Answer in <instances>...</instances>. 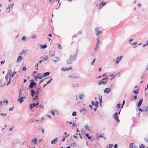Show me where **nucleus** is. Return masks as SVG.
<instances>
[{"instance_id": "obj_33", "label": "nucleus", "mask_w": 148, "mask_h": 148, "mask_svg": "<svg viewBox=\"0 0 148 148\" xmlns=\"http://www.w3.org/2000/svg\"><path fill=\"white\" fill-rule=\"evenodd\" d=\"M36 141H37L36 139L35 138L33 139L32 140V142L33 143L35 142H36Z\"/></svg>"}, {"instance_id": "obj_61", "label": "nucleus", "mask_w": 148, "mask_h": 148, "mask_svg": "<svg viewBox=\"0 0 148 148\" xmlns=\"http://www.w3.org/2000/svg\"><path fill=\"white\" fill-rule=\"evenodd\" d=\"M39 107L40 108H43V106L42 105H39Z\"/></svg>"}, {"instance_id": "obj_64", "label": "nucleus", "mask_w": 148, "mask_h": 148, "mask_svg": "<svg viewBox=\"0 0 148 148\" xmlns=\"http://www.w3.org/2000/svg\"><path fill=\"white\" fill-rule=\"evenodd\" d=\"M101 68H99V71H100L101 70Z\"/></svg>"}, {"instance_id": "obj_50", "label": "nucleus", "mask_w": 148, "mask_h": 148, "mask_svg": "<svg viewBox=\"0 0 148 148\" xmlns=\"http://www.w3.org/2000/svg\"><path fill=\"white\" fill-rule=\"evenodd\" d=\"M85 128L87 130H88L89 129V127L87 126H86L85 127Z\"/></svg>"}, {"instance_id": "obj_49", "label": "nucleus", "mask_w": 148, "mask_h": 148, "mask_svg": "<svg viewBox=\"0 0 148 148\" xmlns=\"http://www.w3.org/2000/svg\"><path fill=\"white\" fill-rule=\"evenodd\" d=\"M114 147L115 148H117V145L116 144H115L114 146Z\"/></svg>"}, {"instance_id": "obj_2", "label": "nucleus", "mask_w": 148, "mask_h": 148, "mask_svg": "<svg viewBox=\"0 0 148 148\" xmlns=\"http://www.w3.org/2000/svg\"><path fill=\"white\" fill-rule=\"evenodd\" d=\"M99 27H96L95 29V31L96 33V35L97 36H98L100 34H102V32L101 31L99 30Z\"/></svg>"}, {"instance_id": "obj_25", "label": "nucleus", "mask_w": 148, "mask_h": 148, "mask_svg": "<svg viewBox=\"0 0 148 148\" xmlns=\"http://www.w3.org/2000/svg\"><path fill=\"white\" fill-rule=\"evenodd\" d=\"M69 135H67V136H66L64 137L62 139V141H64L65 140V138L67 137H69Z\"/></svg>"}, {"instance_id": "obj_30", "label": "nucleus", "mask_w": 148, "mask_h": 148, "mask_svg": "<svg viewBox=\"0 0 148 148\" xmlns=\"http://www.w3.org/2000/svg\"><path fill=\"white\" fill-rule=\"evenodd\" d=\"M52 80V78H51L48 81L47 83V85L48 84H49L51 82V81Z\"/></svg>"}, {"instance_id": "obj_51", "label": "nucleus", "mask_w": 148, "mask_h": 148, "mask_svg": "<svg viewBox=\"0 0 148 148\" xmlns=\"http://www.w3.org/2000/svg\"><path fill=\"white\" fill-rule=\"evenodd\" d=\"M92 104L93 106L95 105V103L93 101H92Z\"/></svg>"}, {"instance_id": "obj_5", "label": "nucleus", "mask_w": 148, "mask_h": 148, "mask_svg": "<svg viewBox=\"0 0 148 148\" xmlns=\"http://www.w3.org/2000/svg\"><path fill=\"white\" fill-rule=\"evenodd\" d=\"M72 69V67H70L69 68H64L63 67L61 68V70L64 71H69V70H71Z\"/></svg>"}, {"instance_id": "obj_31", "label": "nucleus", "mask_w": 148, "mask_h": 148, "mask_svg": "<svg viewBox=\"0 0 148 148\" xmlns=\"http://www.w3.org/2000/svg\"><path fill=\"white\" fill-rule=\"evenodd\" d=\"M26 70V68L25 66H24L22 69V70L23 71H25Z\"/></svg>"}, {"instance_id": "obj_63", "label": "nucleus", "mask_w": 148, "mask_h": 148, "mask_svg": "<svg viewBox=\"0 0 148 148\" xmlns=\"http://www.w3.org/2000/svg\"><path fill=\"white\" fill-rule=\"evenodd\" d=\"M138 110L140 111L141 112L143 111V110L140 108H139L138 109Z\"/></svg>"}, {"instance_id": "obj_17", "label": "nucleus", "mask_w": 148, "mask_h": 148, "mask_svg": "<svg viewBox=\"0 0 148 148\" xmlns=\"http://www.w3.org/2000/svg\"><path fill=\"white\" fill-rule=\"evenodd\" d=\"M31 93L32 96V97H34L36 94L35 92L33 89L32 90H31Z\"/></svg>"}, {"instance_id": "obj_27", "label": "nucleus", "mask_w": 148, "mask_h": 148, "mask_svg": "<svg viewBox=\"0 0 148 148\" xmlns=\"http://www.w3.org/2000/svg\"><path fill=\"white\" fill-rule=\"evenodd\" d=\"M0 114L1 116H7V114L6 113H1Z\"/></svg>"}, {"instance_id": "obj_7", "label": "nucleus", "mask_w": 148, "mask_h": 148, "mask_svg": "<svg viewBox=\"0 0 148 148\" xmlns=\"http://www.w3.org/2000/svg\"><path fill=\"white\" fill-rule=\"evenodd\" d=\"M111 91V89L109 88H107L105 89L104 91V92L108 93Z\"/></svg>"}, {"instance_id": "obj_29", "label": "nucleus", "mask_w": 148, "mask_h": 148, "mask_svg": "<svg viewBox=\"0 0 148 148\" xmlns=\"http://www.w3.org/2000/svg\"><path fill=\"white\" fill-rule=\"evenodd\" d=\"M76 115V112L75 111L73 112L72 113V115L73 116H75Z\"/></svg>"}, {"instance_id": "obj_18", "label": "nucleus", "mask_w": 148, "mask_h": 148, "mask_svg": "<svg viewBox=\"0 0 148 148\" xmlns=\"http://www.w3.org/2000/svg\"><path fill=\"white\" fill-rule=\"evenodd\" d=\"M116 76V75H115V76H114L113 74H111L110 75H109V76H110V77H111L110 78V80H112V79H113L114 77Z\"/></svg>"}, {"instance_id": "obj_32", "label": "nucleus", "mask_w": 148, "mask_h": 148, "mask_svg": "<svg viewBox=\"0 0 148 148\" xmlns=\"http://www.w3.org/2000/svg\"><path fill=\"white\" fill-rule=\"evenodd\" d=\"M29 108L31 110H32L34 107H33V104H31L29 105Z\"/></svg>"}, {"instance_id": "obj_41", "label": "nucleus", "mask_w": 148, "mask_h": 148, "mask_svg": "<svg viewBox=\"0 0 148 148\" xmlns=\"http://www.w3.org/2000/svg\"><path fill=\"white\" fill-rule=\"evenodd\" d=\"M116 107L117 108H120V104H118L117 105Z\"/></svg>"}, {"instance_id": "obj_60", "label": "nucleus", "mask_w": 148, "mask_h": 148, "mask_svg": "<svg viewBox=\"0 0 148 148\" xmlns=\"http://www.w3.org/2000/svg\"><path fill=\"white\" fill-rule=\"evenodd\" d=\"M134 99H136L137 98V96H134Z\"/></svg>"}, {"instance_id": "obj_62", "label": "nucleus", "mask_w": 148, "mask_h": 148, "mask_svg": "<svg viewBox=\"0 0 148 148\" xmlns=\"http://www.w3.org/2000/svg\"><path fill=\"white\" fill-rule=\"evenodd\" d=\"M47 116L48 117H49L50 118H51V116H50L49 115H47Z\"/></svg>"}, {"instance_id": "obj_39", "label": "nucleus", "mask_w": 148, "mask_h": 148, "mask_svg": "<svg viewBox=\"0 0 148 148\" xmlns=\"http://www.w3.org/2000/svg\"><path fill=\"white\" fill-rule=\"evenodd\" d=\"M110 77V76H108V77H106V78H105L104 79H103L102 80H105V79H110V78H108L109 77Z\"/></svg>"}, {"instance_id": "obj_4", "label": "nucleus", "mask_w": 148, "mask_h": 148, "mask_svg": "<svg viewBox=\"0 0 148 148\" xmlns=\"http://www.w3.org/2000/svg\"><path fill=\"white\" fill-rule=\"evenodd\" d=\"M31 81L32 82L30 83V84L29 85V88H32L34 86L36 85V83L34 82V80H31Z\"/></svg>"}, {"instance_id": "obj_21", "label": "nucleus", "mask_w": 148, "mask_h": 148, "mask_svg": "<svg viewBox=\"0 0 148 148\" xmlns=\"http://www.w3.org/2000/svg\"><path fill=\"white\" fill-rule=\"evenodd\" d=\"M50 55L51 56H53L54 55V53L53 51H51L49 52Z\"/></svg>"}, {"instance_id": "obj_24", "label": "nucleus", "mask_w": 148, "mask_h": 148, "mask_svg": "<svg viewBox=\"0 0 148 148\" xmlns=\"http://www.w3.org/2000/svg\"><path fill=\"white\" fill-rule=\"evenodd\" d=\"M139 147L140 148H144L145 146L143 144H141L140 145Z\"/></svg>"}, {"instance_id": "obj_44", "label": "nucleus", "mask_w": 148, "mask_h": 148, "mask_svg": "<svg viewBox=\"0 0 148 148\" xmlns=\"http://www.w3.org/2000/svg\"><path fill=\"white\" fill-rule=\"evenodd\" d=\"M26 37L25 36H23L22 37V40H26Z\"/></svg>"}, {"instance_id": "obj_43", "label": "nucleus", "mask_w": 148, "mask_h": 148, "mask_svg": "<svg viewBox=\"0 0 148 148\" xmlns=\"http://www.w3.org/2000/svg\"><path fill=\"white\" fill-rule=\"evenodd\" d=\"M134 93L137 94L138 93V91L136 90H135L134 91Z\"/></svg>"}, {"instance_id": "obj_9", "label": "nucleus", "mask_w": 148, "mask_h": 148, "mask_svg": "<svg viewBox=\"0 0 148 148\" xmlns=\"http://www.w3.org/2000/svg\"><path fill=\"white\" fill-rule=\"evenodd\" d=\"M122 58V56H120V58L118 57L116 59V63L118 64L119 62V61L121 60Z\"/></svg>"}, {"instance_id": "obj_54", "label": "nucleus", "mask_w": 148, "mask_h": 148, "mask_svg": "<svg viewBox=\"0 0 148 148\" xmlns=\"http://www.w3.org/2000/svg\"><path fill=\"white\" fill-rule=\"evenodd\" d=\"M44 80H40L39 82V84H41L44 81Z\"/></svg>"}, {"instance_id": "obj_45", "label": "nucleus", "mask_w": 148, "mask_h": 148, "mask_svg": "<svg viewBox=\"0 0 148 148\" xmlns=\"http://www.w3.org/2000/svg\"><path fill=\"white\" fill-rule=\"evenodd\" d=\"M38 63L35 66V68L36 70H38Z\"/></svg>"}, {"instance_id": "obj_48", "label": "nucleus", "mask_w": 148, "mask_h": 148, "mask_svg": "<svg viewBox=\"0 0 148 148\" xmlns=\"http://www.w3.org/2000/svg\"><path fill=\"white\" fill-rule=\"evenodd\" d=\"M13 108H14L13 107H12V108H9V110L10 111H13Z\"/></svg>"}, {"instance_id": "obj_13", "label": "nucleus", "mask_w": 148, "mask_h": 148, "mask_svg": "<svg viewBox=\"0 0 148 148\" xmlns=\"http://www.w3.org/2000/svg\"><path fill=\"white\" fill-rule=\"evenodd\" d=\"M57 139H58L57 138H55V139L52 140L51 141V144H54L56 143Z\"/></svg>"}, {"instance_id": "obj_34", "label": "nucleus", "mask_w": 148, "mask_h": 148, "mask_svg": "<svg viewBox=\"0 0 148 148\" xmlns=\"http://www.w3.org/2000/svg\"><path fill=\"white\" fill-rule=\"evenodd\" d=\"M106 3V2H102L101 3H100V5L101 4L102 5V6H104L105 5Z\"/></svg>"}, {"instance_id": "obj_1", "label": "nucleus", "mask_w": 148, "mask_h": 148, "mask_svg": "<svg viewBox=\"0 0 148 148\" xmlns=\"http://www.w3.org/2000/svg\"><path fill=\"white\" fill-rule=\"evenodd\" d=\"M76 59V56L75 55H71L70 56V58L66 61L67 64H71Z\"/></svg>"}, {"instance_id": "obj_16", "label": "nucleus", "mask_w": 148, "mask_h": 148, "mask_svg": "<svg viewBox=\"0 0 148 148\" xmlns=\"http://www.w3.org/2000/svg\"><path fill=\"white\" fill-rule=\"evenodd\" d=\"M50 73L49 72H47L46 73H45L43 74V76L45 77L49 75Z\"/></svg>"}, {"instance_id": "obj_38", "label": "nucleus", "mask_w": 148, "mask_h": 148, "mask_svg": "<svg viewBox=\"0 0 148 148\" xmlns=\"http://www.w3.org/2000/svg\"><path fill=\"white\" fill-rule=\"evenodd\" d=\"M38 104H39V103L38 102H37L36 104H35V103H34L33 104V107H35V106H36V105H38Z\"/></svg>"}, {"instance_id": "obj_40", "label": "nucleus", "mask_w": 148, "mask_h": 148, "mask_svg": "<svg viewBox=\"0 0 148 148\" xmlns=\"http://www.w3.org/2000/svg\"><path fill=\"white\" fill-rule=\"evenodd\" d=\"M109 147L110 148H114L113 145H109Z\"/></svg>"}, {"instance_id": "obj_28", "label": "nucleus", "mask_w": 148, "mask_h": 148, "mask_svg": "<svg viewBox=\"0 0 148 148\" xmlns=\"http://www.w3.org/2000/svg\"><path fill=\"white\" fill-rule=\"evenodd\" d=\"M47 47V45H44L42 46V49H45Z\"/></svg>"}, {"instance_id": "obj_20", "label": "nucleus", "mask_w": 148, "mask_h": 148, "mask_svg": "<svg viewBox=\"0 0 148 148\" xmlns=\"http://www.w3.org/2000/svg\"><path fill=\"white\" fill-rule=\"evenodd\" d=\"M84 95L83 94H82L79 95V97L81 99H82L84 98Z\"/></svg>"}, {"instance_id": "obj_47", "label": "nucleus", "mask_w": 148, "mask_h": 148, "mask_svg": "<svg viewBox=\"0 0 148 148\" xmlns=\"http://www.w3.org/2000/svg\"><path fill=\"white\" fill-rule=\"evenodd\" d=\"M95 59H94V60H93L92 61V62L91 63V64L92 65H93V64H94V62H95Z\"/></svg>"}, {"instance_id": "obj_12", "label": "nucleus", "mask_w": 148, "mask_h": 148, "mask_svg": "<svg viewBox=\"0 0 148 148\" xmlns=\"http://www.w3.org/2000/svg\"><path fill=\"white\" fill-rule=\"evenodd\" d=\"M107 82V81H101L99 82L98 84L99 85H100L101 84H106Z\"/></svg>"}, {"instance_id": "obj_14", "label": "nucleus", "mask_w": 148, "mask_h": 148, "mask_svg": "<svg viewBox=\"0 0 148 148\" xmlns=\"http://www.w3.org/2000/svg\"><path fill=\"white\" fill-rule=\"evenodd\" d=\"M10 5H9L8 7L6 8L5 11V12L6 13H8L10 12Z\"/></svg>"}, {"instance_id": "obj_22", "label": "nucleus", "mask_w": 148, "mask_h": 148, "mask_svg": "<svg viewBox=\"0 0 148 148\" xmlns=\"http://www.w3.org/2000/svg\"><path fill=\"white\" fill-rule=\"evenodd\" d=\"M85 135H86V137H87V138L88 139H91V136H89V135L88 134H85Z\"/></svg>"}, {"instance_id": "obj_58", "label": "nucleus", "mask_w": 148, "mask_h": 148, "mask_svg": "<svg viewBox=\"0 0 148 148\" xmlns=\"http://www.w3.org/2000/svg\"><path fill=\"white\" fill-rule=\"evenodd\" d=\"M36 71H34L33 72V74H36Z\"/></svg>"}, {"instance_id": "obj_36", "label": "nucleus", "mask_w": 148, "mask_h": 148, "mask_svg": "<svg viewBox=\"0 0 148 148\" xmlns=\"http://www.w3.org/2000/svg\"><path fill=\"white\" fill-rule=\"evenodd\" d=\"M38 97L37 95H36V96L34 98H33V100H36V99H38Z\"/></svg>"}, {"instance_id": "obj_42", "label": "nucleus", "mask_w": 148, "mask_h": 148, "mask_svg": "<svg viewBox=\"0 0 148 148\" xmlns=\"http://www.w3.org/2000/svg\"><path fill=\"white\" fill-rule=\"evenodd\" d=\"M148 45V41L146 43V44H145L143 45V47H144L145 46H147V45Z\"/></svg>"}, {"instance_id": "obj_57", "label": "nucleus", "mask_w": 148, "mask_h": 148, "mask_svg": "<svg viewBox=\"0 0 148 148\" xmlns=\"http://www.w3.org/2000/svg\"><path fill=\"white\" fill-rule=\"evenodd\" d=\"M14 128V126H12V127L9 130L10 131H11L12 129H13V128Z\"/></svg>"}, {"instance_id": "obj_46", "label": "nucleus", "mask_w": 148, "mask_h": 148, "mask_svg": "<svg viewBox=\"0 0 148 148\" xmlns=\"http://www.w3.org/2000/svg\"><path fill=\"white\" fill-rule=\"evenodd\" d=\"M51 112V113L52 114H53V116L54 115H55V112L53 111H52Z\"/></svg>"}, {"instance_id": "obj_26", "label": "nucleus", "mask_w": 148, "mask_h": 148, "mask_svg": "<svg viewBox=\"0 0 148 148\" xmlns=\"http://www.w3.org/2000/svg\"><path fill=\"white\" fill-rule=\"evenodd\" d=\"M98 102L97 101H96L95 102V106L96 108H97L98 107Z\"/></svg>"}, {"instance_id": "obj_53", "label": "nucleus", "mask_w": 148, "mask_h": 148, "mask_svg": "<svg viewBox=\"0 0 148 148\" xmlns=\"http://www.w3.org/2000/svg\"><path fill=\"white\" fill-rule=\"evenodd\" d=\"M125 101L124 100L123 101V104H122V108H123V106L124 105V104H125Z\"/></svg>"}, {"instance_id": "obj_15", "label": "nucleus", "mask_w": 148, "mask_h": 148, "mask_svg": "<svg viewBox=\"0 0 148 148\" xmlns=\"http://www.w3.org/2000/svg\"><path fill=\"white\" fill-rule=\"evenodd\" d=\"M22 58L21 56L18 57L17 60V62H19L21 60Z\"/></svg>"}, {"instance_id": "obj_11", "label": "nucleus", "mask_w": 148, "mask_h": 148, "mask_svg": "<svg viewBox=\"0 0 148 148\" xmlns=\"http://www.w3.org/2000/svg\"><path fill=\"white\" fill-rule=\"evenodd\" d=\"M73 78H77L79 77H80L79 75L78 74L76 73L73 74Z\"/></svg>"}, {"instance_id": "obj_52", "label": "nucleus", "mask_w": 148, "mask_h": 148, "mask_svg": "<svg viewBox=\"0 0 148 148\" xmlns=\"http://www.w3.org/2000/svg\"><path fill=\"white\" fill-rule=\"evenodd\" d=\"M4 62H5V61L4 60L3 61H2L1 62V64H3L4 63Z\"/></svg>"}, {"instance_id": "obj_37", "label": "nucleus", "mask_w": 148, "mask_h": 148, "mask_svg": "<svg viewBox=\"0 0 148 148\" xmlns=\"http://www.w3.org/2000/svg\"><path fill=\"white\" fill-rule=\"evenodd\" d=\"M58 47L59 49H61L62 48L60 44H58Z\"/></svg>"}, {"instance_id": "obj_8", "label": "nucleus", "mask_w": 148, "mask_h": 148, "mask_svg": "<svg viewBox=\"0 0 148 148\" xmlns=\"http://www.w3.org/2000/svg\"><path fill=\"white\" fill-rule=\"evenodd\" d=\"M143 100L142 99H140V101H139L138 103V108H139L140 107L141 105L143 102Z\"/></svg>"}, {"instance_id": "obj_6", "label": "nucleus", "mask_w": 148, "mask_h": 148, "mask_svg": "<svg viewBox=\"0 0 148 148\" xmlns=\"http://www.w3.org/2000/svg\"><path fill=\"white\" fill-rule=\"evenodd\" d=\"M32 76L36 78V79L38 78L39 79H41L42 77H43V76L40 73H38L37 74V76H36L35 77H34V76L33 75H32Z\"/></svg>"}, {"instance_id": "obj_19", "label": "nucleus", "mask_w": 148, "mask_h": 148, "mask_svg": "<svg viewBox=\"0 0 148 148\" xmlns=\"http://www.w3.org/2000/svg\"><path fill=\"white\" fill-rule=\"evenodd\" d=\"M103 135H102V134H100L98 137L97 138V139H99V137H102V138H104L105 139H106V138L104 136H103Z\"/></svg>"}, {"instance_id": "obj_35", "label": "nucleus", "mask_w": 148, "mask_h": 148, "mask_svg": "<svg viewBox=\"0 0 148 148\" xmlns=\"http://www.w3.org/2000/svg\"><path fill=\"white\" fill-rule=\"evenodd\" d=\"M97 45H99V44L100 42V41L98 38H97Z\"/></svg>"}, {"instance_id": "obj_55", "label": "nucleus", "mask_w": 148, "mask_h": 148, "mask_svg": "<svg viewBox=\"0 0 148 148\" xmlns=\"http://www.w3.org/2000/svg\"><path fill=\"white\" fill-rule=\"evenodd\" d=\"M5 102L6 103V104H7L8 103V101L6 100H5Z\"/></svg>"}, {"instance_id": "obj_59", "label": "nucleus", "mask_w": 148, "mask_h": 148, "mask_svg": "<svg viewBox=\"0 0 148 148\" xmlns=\"http://www.w3.org/2000/svg\"><path fill=\"white\" fill-rule=\"evenodd\" d=\"M137 43L136 42H134V43L133 44H132V45H135L136 44H137Z\"/></svg>"}, {"instance_id": "obj_10", "label": "nucleus", "mask_w": 148, "mask_h": 148, "mask_svg": "<svg viewBox=\"0 0 148 148\" xmlns=\"http://www.w3.org/2000/svg\"><path fill=\"white\" fill-rule=\"evenodd\" d=\"M25 97H21L18 98V101L21 103L23 101V99H25Z\"/></svg>"}, {"instance_id": "obj_3", "label": "nucleus", "mask_w": 148, "mask_h": 148, "mask_svg": "<svg viewBox=\"0 0 148 148\" xmlns=\"http://www.w3.org/2000/svg\"><path fill=\"white\" fill-rule=\"evenodd\" d=\"M118 113L117 112H115L113 116V117L114 119L117 121L119 122L120 121L119 119V118L117 116Z\"/></svg>"}, {"instance_id": "obj_56", "label": "nucleus", "mask_w": 148, "mask_h": 148, "mask_svg": "<svg viewBox=\"0 0 148 148\" xmlns=\"http://www.w3.org/2000/svg\"><path fill=\"white\" fill-rule=\"evenodd\" d=\"M69 78H73V75H70L69 76Z\"/></svg>"}, {"instance_id": "obj_23", "label": "nucleus", "mask_w": 148, "mask_h": 148, "mask_svg": "<svg viewBox=\"0 0 148 148\" xmlns=\"http://www.w3.org/2000/svg\"><path fill=\"white\" fill-rule=\"evenodd\" d=\"M99 45H96V47L95 48L94 50L95 51H97V49L99 47Z\"/></svg>"}]
</instances>
